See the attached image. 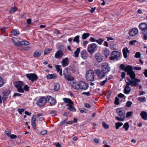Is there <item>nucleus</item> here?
Instances as JSON below:
<instances>
[{
    "instance_id": "nucleus-45",
    "label": "nucleus",
    "mask_w": 147,
    "mask_h": 147,
    "mask_svg": "<svg viewBox=\"0 0 147 147\" xmlns=\"http://www.w3.org/2000/svg\"><path fill=\"white\" fill-rule=\"evenodd\" d=\"M104 40L102 38H99L98 40H96L97 42L99 44L101 45L102 43L103 42Z\"/></svg>"
},
{
    "instance_id": "nucleus-14",
    "label": "nucleus",
    "mask_w": 147,
    "mask_h": 147,
    "mask_svg": "<svg viewBox=\"0 0 147 147\" xmlns=\"http://www.w3.org/2000/svg\"><path fill=\"white\" fill-rule=\"evenodd\" d=\"M94 56L97 61L98 63H100L102 61L103 59V56L100 54H96Z\"/></svg>"
},
{
    "instance_id": "nucleus-44",
    "label": "nucleus",
    "mask_w": 147,
    "mask_h": 147,
    "mask_svg": "<svg viewBox=\"0 0 147 147\" xmlns=\"http://www.w3.org/2000/svg\"><path fill=\"white\" fill-rule=\"evenodd\" d=\"M10 91L9 90H6L3 92L4 96H7L10 93Z\"/></svg>"
},
{
    "instance_id": "nucleus-30",
    "label": "nucleus",
    "mask_w": 147,
    "mask_h": 147,
    "mask_svg": "<svg viewBox=\"0 0 147 147\" xmlns=\"http://www.w3.org/2000/svg\"><path fill=\"white\" fill-rule=\"evenodd\" d=\"M55 67L57 71L58 72L59 71V74L60 75V76H62V70L60 68V66L59 65H57Z\"/></svg>"
},
{
    "instance_id": "nucleus-59",
    "label": "nucleus",
    "mask_w": 147,
    "mask_h": 147,
    "mask_svg": "<svg viewBox=\"0 0 147 147\" xmlns=\"http://www.w3.org/2000/svg\"><path fill=\"white\" fill-rule=\"evenodd\" d=\"M85 107L88 108H90L91 107V106L89 104L87 103H84Z\"/></svg>"
},
{
    "instance_id": "nucleus-1",
    "label": "nucleus",
    "mask_w": 147,
    "mask_h": 147,
    "mask_svg": "<svg viewBox=\"0 0 147 147\" xmlns=\"http://www.w3.org/2000/svg\"><path fill=\"white\" fill-rule=\"evenodd\" d=\"M131 80L128 77H127L125 81L126 83V86L124 89V92L125 94H128L130 92L131 88L129 86L131 85L132 86H136L138 82V79L136 78V76L133 77Z\"/></svg>"
},
{
    "instance_id": "nucleus-24",
    "label": "nucleus",
    "mask_w": 147,
    "mask_h": 147,
    "mask_svg": "<svg viewBox=\"0 0 147 147\" xmlns=\"http://www.w3.org/2000/svg\"><path fill=\"white\" fill-rule=\"evenodd\" d=\"M129 51L128 50L127 48L126 47L124 48L123 50V55L124 56V57L125 58H126L127 56V53L129 52Z\"/></svg>"
},
{
    "instance_id": "nucleus-2",
    "label": "nucleus",
    "mask_w": 147,
    "mask_h": 147,
    "mask_svg": "<svg viewBox=\"0 0 147 147\" xmlns=\"http://www.w3.org/2000/svg\"><path fill=\"white\" fill-rule=\"evenodd\" d=\"M120 68L121 70H125L127 75L129 76L131 78H132L133 77L136 76L134 72L133 71V69L131 66L127 65L125 67V65L121 64L120 65Z\"/></svg>"
},
{
    "instance_id": "nucleus-56",
    "label": "nucleus",
    "mask_w": 147,
    "mask_h": 147,
    "mask_svg": "<svg viewBox=\"0 0 147 147\" xmlns=\"http://www.w3.org/2000/svg\"><path fill=\"white\" fill-rule=\"evenodd\" d=\"M107 78L106 79V80L102 81V82H101L100 83V85L101 86H103L105 84V83L107 81Z\"/></svg>"
},
{
    "instance_id": "nucleus-40",
    "label": "nucleus",
    "mask_w": 147,
    "mask_h": 147,
    "mask_svg": "<svg viewBox=\"0 0 147 147\" xmlns=\"http://www.w3.org/2000/svg\"><path fill=\"white\" fill-rule=\"evenodd\" d=\"M138 101L142 102H145L146 101V99L145 97H138Z\"/></svg>"
},
{
    "instance_id": "nucleus-64",
    "label": "nucleus",
    "mask_w": 147,
    "mask_h": 147,
    "mask_svg": "<svg viewBox=\"0 0 147 147\" xmlns=\"http://www.w3.org/2000/svg\"><path fill=\"white\" fill-rule=\"evenodd\" d=\"M32 123V126L33 127V128L34 129H35L36 128V123L35 122H31Z\"/></svg>"
},
{
    "instance_id": "nucleus-48",
    "label": "nucleus",
    "mask_w": 147,
    "mask_h": 147,
    "mask_svg": "<svg viewBox=\"0 0 147 147\" xmlns=\"http://www.w3.org/2000/svg\"><path fill=\"white\" fill-rule=\"evenodd\" d=\"M57 111L55 110H53L50 112V114L52 116H54L57 115Z\"/></svg>"
},
{
    "instance_id": "nucleus-7",
    "label": "nucleus",
    "mask_w": 147,
    "mask_h": 147,
    "mask_svg": "<svg viewBox=\"0 0 147 147\" xmlns=\"http://www.w3.org/2000/svg\"><path fill=\"white\" fill-rule=\"evenodd\" d=\"M109 66V64L107 63H102L101 66L102 70L105 73L109 72L111 70V67Z\"/></svg>"
},
{
    "instance_id": "nucleus-42",
    "label": "nucleus",
    "mask_w": 147,
    "mask_h": 147,
    "mask_svg": "<svg viewBox=\"0 0 147 147\" xmlns=\"http://www.w3.org/2000/svg\"><path fill=\"white\" fill-rule=\"evenodd\" d=\"M102 126L106 129H108L109 128V126L108 125L105 123L104 122H102Z\"/></svg>"
},
{
    "instance_id": "nucleus-13",
    "label": "nucleus",
    "mask_w": 147,
    "mask_h": 147,
    "mask_svg": "<svg viewBox=\"0 0 147 147\" xmlns=\"http://www.w3.org/2000/svg\"><path fill=\"white\" fill-rule=\"evenodd\" d=\"M94 71L99 78H102L105 76V73L100 69H96L94 70Z\"/></svg>"
},
{
    "instance_id": "nucleus-26",
    "label": "nucleus",
    "mask_w": 147,
    "mask_h": 147,
    "mask_svg": "<svg viewBox=\"0 0 147 147\" xmlns=\"http://www.w3.org/2000/svg\"><path fill=\"white\" fill-rule=\"evenodd\" d=\"M64 102L66 103H68V104H73V103L72 102V101L71 100L69 99V98H63V99Z\"/></svg>"
},
{
    "instance_id": "nucleus-17",
    "label": "nucleus",
    "mask_w": 147,
    "mask_h": 147,
    "mask_svg": "<svg viewBox=\"0 0 147 147\" xmlns=\"http://www.w3.org/2000/svg\"><path fill=\"white\" fill-rule=\"evenodd\" d=\"M139 27V28L143 31L147 30V25L145 23H141Z\"/></svg>"
},
{
    "instance_id": "nucleus-4",
    "label": "nucleus",
    "mask_w": 147,
    "mask_h": 147,
    "mask_svg": "<svg viewBox=\"0 0 147 147\" xmlns=\"http://www.w3.org/2000/svg\"><path fill=\"white\" fill-rule=\"evenodd\" d=\"M86 78L88 81H93L94 80V72L93 70H89L87 72Z\"/></svg>"
},
{
    "instance_id": "nucleus-23",
    "label": "nucleus",
    "mask_w": 147,
    "mask_h": 147,
    "mask_svg": "<svg viewBox=\"0 0 147 147\" xmlns=\"http://www.w3.org/2000/svg\"><path fill=\"white\" fill-rule=\"evenodd\" d=\"M12 40L15 45L19 47L20 46V42H20V41H18L17 39L15 37H13L12 38Z\"/></svg>"
},
{
    "instance_id": "nucleus-8",
    "label": "nucleus",
    "mask_w": 147,
    "mask_h": 147,
    "mask_svg": "<svg viewBox=\"0 0 147 147\" xmlns=\"http://www.w3.org/2000/svg\"><path fill=\"white\" fill-rule=\"evenodd\" d=\"M26 76L29 80H31L32 83L34 81L37 80L38 78V77L37 75L34 73L26 74Z\"/></svg>"
},
{
    "instance_id": "nucleus-49",
    "label": "nucleus",
    "mask_w": 147,
    "mask_h": 147,
    "mask_svg": "<svg viewBox=\"0 0 147 147\" xmlns=\"http://www.w3.org/2000/svg\"><path fill=\"white\" fill-rule=\"evenodd\" d=\"M17 89V91L19 92L23 93L24 92V89L22 87H21V88H18Z\"/></svg>"
},
{
    "instance_id": "nucleus-35",
    "label": "nucleus",
    "mask_w": 147,
    "mask_h": 147,
    "mask_svg": "<svg viewBox=\"0 0 147 147\" xmlns=\"http://www.w3.org/2000/svg\"><path fill=\"white\" fill-rule=\"evenodd\" d=\"M71 86L74 89L78 90V83H77V82H75V83H73L71 84Z\"/></svg>"
},
{
    "instance_id": "nucleus-32",
    "label": "nucleus",
    "mask_w": 147,
    "mask_h": 147,
    "mask_svg": "<svg viewBox=\"0 0 147 147\" xmlns=\"http://www.w3.org/2000/svg\"><path fill=\"white\" fill-rule=\"evenodd\" d=\"M80 48H78L76 50L74 51V56L76 57H78L79 55V54L80 52Z\"/></svg>"
},
{
    "instance_id": "nucleus-37",
    "label": "nucleus",
    "mask_w": 147,
    "mask_h": 147,
    "mask_svg": "<svg viewBox=\"0 0 147 147\" xmlns=\"http://www.w3.org/2000/svg\"><path fill=\"white\" fill-rule=\"evenodd\" d=\"M12 34L13 35L16 36L20 34L19 32L16 30H14L12 32Z\"/></svg>"
},
{
    "instance_id": "nucleus-36",
    "label": "nucleus",
    "mask_w": 147,
    "mask_h": 147,
    "mask_svg": "<svg viewBox=\"0 0 147 147\" xmlns=\"http://www.w3.org/2000/svg\"><path fill=\"white\" fill-rule=\"evenodd\" d=\"M79 37L80 36L78 35H77L75 37L73 40V42H75L77 43H79Z\"/></svg>"
},
{
    "instance_id": "nucleus-50",
    "label": "nucleus",
    "mask_w": 147,
    "mask_h": 147,
    "mask_svg": "<svg viewBox=\"0 0 147 147\" xmlns=\"http://www.w3.org/2000/svg\"><path fill=\"white\" fill-rule=\"evenodd\" d=\"M17 111L21 115L22 113L24 111V109H18Z\"/></svg>"
},
{
    "instance_id": "nucleus-57",
    "label": "nucleus",
    "mask_w": 147,
    "mask_h": 147,
    "mask_svg": "<svg viewBox=\"0 0 147 147\" xmlns=\"http://www.w3.org/2000/svg\"><path fill=\"white\" fill-rule=\"evenodd\" d=\"M65 49V48L63 45H60L59 47V49L60 50L62 51Z\"/></svg>"
},
{
    "instance_id": "nucleus-22",
    "label": "nucleus",
    "mask_w": 147,
    "mask_h": 147,
    "mask_svg": "<svg viewBox=\"0 0 147 147\" xmlns=\"http://www.w3.org/2000/svg\"><path fill=\"white\" fill-rule=\"evenodd\" d=\"M14 85L17 88H21L23 87V82L20 81L16 82L14 83Z\"/></svg>"
},
{
    "instance_id": "nucleus-27",
    "label": "nucleus",
    "mask_w": 147,
    "mask_h": 147,
    "mask_svg": "<svg viewBox=\"0 0 147 147\" xmlns=\"http://www.w3.org/2000/svg\"><path fill=\"white\" fill-rule=\"evenodd\" d=\"M142 36L144 40H146L147 39V30L143 31L142 32Z\"/></svg>"
},
{
    "instance_id": "nucleus-46",
    "label": "nucleus",
    "mask_w": 147,
    "mask_h": 147,
    "mask_svg": "<svg viewBox=\"0 0 147 147\" xmlns=\"http://www.w3.org/2000/svg\"><path fill=\"white\" fill-rule=\"evenodd\" d=\"M114 103L116 105H118L119 104V98H118L117 97H115Z\"/></svg>"
},
{
    "instance_id": "nucleus-51",
    "label": "nucleus",
    "mask_w": 147,
    "mask_h": 147,
    "mask_svg": "<svg viewBox=\"0 0 147 147\" xmlns=\"http://www.w3.org/2000/svg\"><path fill=\"white\" fill-rule=\"evenodd\" d=\"M132 112H128L126 114V117L127 118L130 117L131 116Z\"/></svg>"
},
{
    "instance_id": "nucleus-31",
    "label": "nucleus",
    "mask_w": 147,
    "mask_h": 147,
    "mask_svg": "<svg viewBox=\"0 0 147 147\" xmlns=\"http://www.w3.org/2000/svg\"><path fill=\"white\" fill-rule=\"evenodd\" d=\"M54 90L55 91H58L59 90L60 86L58 83H55L54 85Z\"/></svg>"
},
{
    "instance_id": "nucleus-29",
    "label": "nucleus",
    "mask_w": 147,
    "mask_h": 147,
    "mask_svg": "<svg viewBox=\"0 0 147 147\" xmlns=\"http://www.w3.org/2000/svg\"><path fill=\"white\" fill-rule=\"evenodd\" d=\"M19 42H20V47H21L23 45H28L30 44L29 42L27 41H22Z\"/></svg>"
},
{
    "instance_id": "nucleus-33",
    "label": "nucleus",
    "mask_w": 147,
    "mask_h": 147,
    "mask_svg": "<svg viewBox=\"0 0 147 147\" xmlns=\"http://www.w3.org/2000/svg\"><path fill=\"white\" fill-rule=\"evenodd\" d=\"M90 35V34L88 33H84L82 36V38L83 39H85L87 38Z\"/></svg>"
},
{
    "instance_id": "nucleus-19",
    "label": "nucleus",
    "mask_w": 147,
    "mask_h": 147,
    "mask_svg": "<svg viewBox=\"0 0 147 147\" xmlns=\"http://www.w3.org/2000/svg\"><path fill=\"white\" fill-rule=\"evenodd\" d=\"M88 55L87 53L85 50H83L81 53V57L84 59H86L87 58Z\"/></svg>"
},
{
    "instance_id": "nucleus-12",
    "label": "nucleus",
    "mask_w": 147,
    "mask_h": 147,
    "mask_svg": "<svg viewBox=\"0 0 147 147\" xmlns=\"http://www.w3.org/2000/svg\"><path fill=\"white\" fill-rule=\"evenodd\" d=\"M47 102H49L51 106L54 105L56 103V100L54 98L50 96H46Z\"/></svg>"
},
{
    "instance_id": "nucleus-38",
    "label": "nucleus",
    "mask_w": 147,
    "mask_h": 147,
    "mask_svg": "<svg viewBox=\"0 0 147 147\" xmlns=\"http://www.w3.org/2000/svg\"><path fill=\"white\" fill-rule=\"evenodd\" d=\"M129 127V126L128 123L127 122H126L124 124L123 127L125 129V131H127Z\"/></svg>"
},
{
    "instance_id": "nucleus-58",
    "label": "nucleus",
    "mask_w": 147,
    "mask_h": 147,
    "mask_svg": "<svg viewBox=\"0 0 147 147\" xmlns=\"http://www.w3.org/2000/svg\"><path fill=\"white\" fill-rule=\"evenodd\" d=\"M5 133L7 135V136L9 137L10 136V135L11 134V132L10 131H5Z\"/></svg>"
},
{
    "instance_id": "nucleus-61",
    "label": "nucleus",
    "mask_w": 147,
    "mask_h": 147,
    "mask_svg": "<svg viewBox=\"0 0 147 147\" xmlns=\"http://www.w3.org/2000/svg\"><path fill=\"white\" fill-rule=\"evenodd\" d=\"M47 131L46 130H43L41 131L40 134L41 135H44L46 134L47 133Z\"/></svg>"
},
{
    "instance_id": "nucleus-55",
    "label": "nucleus",
    "mask_w": 147,
    "mask_h": 147,
    "mask_svg": "<svg viewBox=\"0 0 147 147\" xmlns=\"http://www.w3.org/2000/svg\"><path fill=\"white\" fill-rule=\"evenodd\" d=\"M67 118H65L64 120L63 121L60 123V126H61L63 124L65 123L67 121Z\"/></svg>"
},
{
    "instance_id": "nucleus-3",
    "label": "nucleus",
    "mask_w": 147,
    "mask_h": 147,
    "mask_svg": "<svg viewBox=\"0 0 147 147\" xmlns=\"http://www.w3.org/2000/svg\"><path fill=\"white\" fill-rule=\"evenodd\" d=\"M116 112L118 116L120 117V118L116 117L115 118L116 119L119 121H123L124 120L125 117V114L124 110L122 109H117Z\"/></svg>"
},
{
    "instance_id": "nucleus-15",
    "label": "nucleus",
    "mask_w": 147,
    "mask_h": 147,
    "mask_svg": "<svg viewBox=\"0 0 147 147\" xmlns=\"http://www.w3.org/2000/svg\"><path fill=\"white\" fill-rule=\"evenodd\" d=\"M138 33V29L137 28H134L131 30L129 32V34L130 36H135Z\"/></svg>"
},
{
    "instance_id": "nucleus-18",
    "label": "nucleus",
    "mask_w": 147,
    "mask_h": 147,
    "mask_svg": "<svg viewBox=\"0 0 147 147\" xmlns=\"http://www.w3.org/2000/svg\"><path fill=\"white\" fill-rule=\"evenodd\" d=\"M57 77V75L56 74H49L47 75L46 78L48 80H51L52 79H55Z\"/></svg>"
},
{
    "instance_id": "nucleus-43",
    "label": "nucleus",
    "mask_w": 147,
    "mask_h": 147,
    "mask_svg": "<svg viewBox=\"0 0 147 147\" xmlns=\"http://www.w3.org/2000/svg\"><path fill=\"white\" fill-rule=\"evenodd\" d=\"M132 104V102L131 101H128L126 104L125 106L127 107H130Z\"/></svg>"
},
{
    "instance_id": "nucleus-63",
    "label": "nucleus",
    "mask_w": 147,
    "mask_h": 147,
    "mask_svg": "<svg viewBox=\"0 0 147 147\" xmlns=\"http://www.w3.org/2000/svg\"><path fill=\"white\" fill-rule=\"evenodd\" d=\"M137 41L136 40H134L131 41L129 42V44L131 45H134L136 42H137Z\"/></svg>"
},
{
    "instance_id": "nucleus-10",
    "label": "nucleus",
    "mask_w": 147,
    "mask_h": 147,
    "mask_svg": "<svg viewBox=\"0 0 147 147\" xmlns=\"http://www.w3.org/2000/svg\"><path fill=\"white\" fill-rule=\"evenodd\" d=\"M89 87L88 84L85 82L81 81L78 83V89H81L83 90H85L87 89Z\"/></svg>"
},
{
    "instance_id": "nucleus-5",
    "label": "nucleus",
    "mask_w": 147,
    "mask_h": 147,
    "mask_svg": "<svg viewBox=\"0 0 147 147\" xmlns=\"http://www.w3.org/2000/svg\"><path fill=\"white\" fill-rule=\"evenodd\" d=\"M47 102L46 98L45 96H43L37 100L36 104L38 107H44L46 104Z\"/></svg>"
},
{
    "instance_id": "nucleus-6",
    "label": "nucleus",
    "mask_w": 147,
    "mask_h": 147,
    "mask_svg": "<svg viewBox=\"0 0 147 147\" xmlns=\"http://www.w3.org/2000/svg\"><path fill=\"white\" fill-rule=\"evenodd\" d=\"M121 54V53L118 51H113L111 54V56L110 57V60H118Z\"/></svg>"
},
{
    "instance_id": "nucleus-52",
    "label": "nucleus",
    "mask_w": 147,
    "mask_h": 147,
    "mask_svg": "<svg viewBox=\"0 0 147 147\" xmlns=\"http://www.w3.org/2000/svg\"><path fill=\"white\" fill-rule=\"evenodd\" d=\"M36 118V115H34L32 117L31 119V122H35Z\"/></svg>"
},
{
    "instance_id": "nucleus-41",
    "label": "nucleus",
    "mask_w": 147,
    "mask_h": 147,
    "mask_svg": "<svg viewBox=\"0 0 147 147\" xmlns=\"http://www.w3.org/2000/svg\"><path fill=\"white\" fill-rule=\"evenodd\" d=\"M41 53H40L35 52H34L33 56L34 57H39L41 55Z\"/></svg>"
},
{
    "instance_id": "nucleus-39",
    "label": "nucleus",
    "mask_w": 147,
    "mask_h": 147,
    "mask_svg": "<svg viewBox=\"0 0 147 147\" xmlns=\"http://www.w3.org/2000/svg\"><path fill=\"white\" fill-rule=\"evenodd\" d=\"M17 9L16 7H12L10 9L9 12L11 13H13L17 10Z\"/></svg>"
},
{
    "instance_id": "nucleus-62",
    "label": "nucleus",
    "mask_w": 147,
    "mask_h": 147,
    "mask_svg": "<svg viewBox=\"0 0 147 147\" xmlns=\"http://www.w3.org/2000/svg\"><path fill=\"white\" fill-rule=\"evenodd\" d=\"M51 50L49 49L45 50L44 51V54L45 55H46L49 53L51 51Z\"/></svg>"
},
{
    "instance_id": "nucleus-11",
    "label": "nucleus",
    "mask_w": 147,
    "mask_h": 147,
    "mask_svg": "<svg viewBox=\"0 0 147 147\" xmlns=\"http://www.w3.org/2000/svg\"><path fill=\"white\" fill-rule=\"evenodd\" d=\"M97 47V45L95 43H93L88 45V51L91 54H92L95 51Z\"/></svg>"
},
{
    "instance_id": "nucleus-20",
    "label": "nucleus",
    "mask_w": 147,
    "mask_h": 147,
    "mask_svg": "<svg viewBox=\"0 0 147 147\" xmlns=\"http://www.w3.org/2000/svg\"><path fill=\"white\" fill-rule=\"evenodd\" d=\"M69 60L68 58L66 57L63 59L62 61V65L63 67L67 66L69 64Z\"/></svg>"
},
{
    "instance_id": "nucleus-16",
    "label": "nucleus",
    "mask_w": 147,
    "mask_h": 147,
    "mask_svg": "<svg viewBox=\"0 0 147 147\" xmlns=\"http://www.w3.org/2000/svg\"><path fill=\"white\" fill-rule=\"evenodd\" d=\"M63 55V53L61 51L58 50L55 53V58L56 59H60L61 58Z\"/></svg>"
},
{
    "instance_id": "nucleus-54",
    "label": "nucleus",
    "mask_w": 147,
    "mask_h": 147,
    "mask_svg": "<svg viewBox=\"0 0 147 147\" xmlns=\"http://www.w3.org/2000/svg\"><path fill=\"white\" fill-rule=\"evenodd\" d=\"M29 88V87L27 85H26L24 86L23 89L26 91H28Z\"/></svg>"
},
{
    "instance_id": "nucleus-9",
    "label": "nucleus",
    "mask_w": 147,
    "mask_h": 147,
    "mask_svg": "<svg viewBox=\"0 0 147 147\" xmlns=\"http://www.w3.org/2000/svg\"><path fill=\"white\" fill-rule=\"evenodd\" d=\"M63 75L65 78L68 81H71L74 80L73 77L71 76L70 73L67 69H65L63 71Z\"/></svg>"
},
{
    "instance_id": "nucleus-25",
    "label": "nucleus",
    "mask_w": 147,
    "mask_h": 147,
    "mask_svg": "<svg viewBox=\"0 0 147 147\" xmlns=\"http://www.w3.org/2000/svg\"><path fill=\"white\" fill-rule=\"evenodd\" d=\"M73 104H67V106H68V107L67 108L68 109H69L70 111H76V109L72 106V105Z\"/></svg>"
},
{
    "instance_id": "nucleus-34",
    "label": "nucleus",
    "mask_w": 147,
    "mask_h": 147,
    "mask_svg": "<svg viewBox=\"0 0 147 147\" xmlns=\"http://www.w3.org/2000/svg\"><path fill=\"white\" fill-rule=\"evenodd\" d=\"M123 125V123L121 122H117L115 124V128L116 129H119V127Z\"/></svg>"
},
{
    "instance_id": "nucleus-47",
    "label": "nucleus",
    "mask_w": 147,
    "mask_h": 147,
    "mask_svg": "<svg viewBox=\"0 0 147 147\" xmlns=\"http://www.w3.org/2000/svg\"><path fill=\"white\" fill-rule=\"evenodd\" d=\"M3 79L2 77L0 76V87H2L4 84Z\"/></svg>"
},
{
    "instance_id": "nucleus-53",
    "label": "nucleus",
    "mask_w": 147,
    "mask_h": 147,
    "mask_svg": "<svg viewBox=\"0 0 147 147\" xmlns=\"http://www.w3.org/2000/svg\"><path fill=\"white\" fill-rule=\"evenodd\" d=\"M80 111L81 113H84V112L86 113L88 110L85 108L82 109H80Z\"/></svg>"
},
{
    "instance_id": "nucleus-21",
    "label": "nucleus",
    "mask_w": 147,
    "mask_h": 147,
    "mask_svg": "<svg viewBox=\"0 0 147 147\" xmlns=\"http://www.w3.org/2000/svg\"><path fill=\"white\" fill-rule=\"evenodd\" d=\"M140 115L143 119L147 120V113L146 112L142 111L140 113Z\"/></svg>"
},
{
    "instance_id": "nucleus-60",
    "label": "nucleus",
    "mask_w": 147,
    "mask_h": 147,
    "mask_svg": "<svg viewBox=\"0 0 147 147\" xmlns=\"http://www.w3.org/2000/svg\"><path fill=\"white\" fill-rule=\"evenodd\" d=\"M22 95V94H20V93H15L14 94L13 96V98H14L16 96H21V95Z\"/></svg>"
},
{
    "instance_id": "nucleus-28",
    "label": "nucleus",
    "mask_w": 147,
    "mask_h": 147,
    "mask_svg": "<svg viewBox=\"0 0 147 147\" xmlns=\"http://www.w3.org/2000/svg\"><path fill=\"white\" fill-rule=\"evenodd\" d=\"M103 52L104 55H105L106 57H107L109 56L110 54V51L108 49H105L103 50Z\"/></svg>"
}]
</instances>
